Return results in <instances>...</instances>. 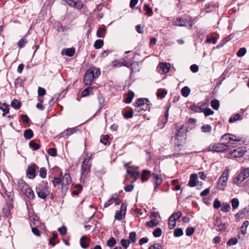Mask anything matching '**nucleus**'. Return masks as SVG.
I'll return each instance as SVG.
<instances>
[{
	"label": "nucleus",
	"mask_w": 249,
	"mask_h": 249,
	"mask_svg": "<svg viewBox=\"0 0 249 249\" xmlns=\"http://www.w3.org/2000/svg\"><path fill=\"white\" fill-rule=\"evenodd\" d=\"M100 71L99 69L95 67H91L86 71L84 77V83L86 85H90L94 78L98 77L100 75Z\"/></svg>",
	"instance_id": "f257e3e1"
},
{
	"label": "nucleus",
	"mask_w": 249,
	"mask_h": 249,
	"mask_svg": "<svg viewBox=\"0 0 249 249\" xmlns=\"http://www.w3.org/2000/svg\"><path fill=\"white\" fill-rule=\"evenodd\" d=\"M36 192L39 197L45 199L50 193L48 183L42 181L36 187Z\"/></svg>",
	"instance_id": "f03ea898"
},
{
	"label": "nucleus",
	"mask_w": 249,
	"mask_h": 249,
	"mask_svg": "<svg viewBox=\"0 0 249 249\" xmlns=\"http://www.w3.org/2000/svg\"><path fill=\"white\" fill-rule=\"evenodd\" d=\"M229 170L228 169H226L222 172L219 178L218 179L216 183L217 189L219 190L224 191L225 188L227 185V181L229 178Z\"/></svg>",
	"instance_id": "7ed1b4c3"
},
{
	"label": "nucleus",
	"mask_w": 249,
	"mask_h": 249,
	"mask_svg": "<svg viewBox=\"0 0 249 249\" xmlns=\"http://www.w3.org/2000/svg\"><path fill=\"white\" fill-rule=\"evenodd\" d=\"M230 148V145L223 143H212L208 148V151L213 152H222Z\"/></svg>",
	"instance_id": "20e7f679"
},
{
	"label": "nucleus",
	"mask_w": 249,
	"mask_h": 249,
	"mask_svg": "<svg viewBox=\"0 0 249 249\" xmlns=\"http://www.w3.org/2000/svg\"><path fill=\"white\" fill-rule=\"evenodd\" d=\"M249 177V169L247 168L242 171L237 177H235L232 181L233 183L238 184L243 181Z\"/></svg>",
	"instance_id": "39448f33"
},
{
	"label": "nucleus",
	"mask_w": 249,
	"mask_h": 249,
	"mask_svg": "<svg viewBox=\"0 0 249 249\" xmlns=\"http://www.w3.org/2000/svg\"><path fill=\"white\" fill-rule=\"evenodd\" d=\"M173 23L174 25L178 26H186L187 24H189L190 28H191L193 26L191 20H188L187 19L183 18L180 17H178L174 19L173 21Z\"/></svg>",
	"instance_id": "423d86ee"
},
{
	"label": "nucleus",
	"mask_w": 249,
	"mask_h": 249,
	"mask_svg": "<svg viewBox=\"0 0 249 249\" xmlns=\"http://www.w3.org/2000/svg\"><path fill=\"white\" fill-rule=\"evenodd\" d=\"M21 191L29 199H33L35 197L34 193L31 188L25 183L21 184Z\"/></svg>",
	"instance_id": "0eeeda50"
},
{
	"label": "nucleus",
	"mask_w": 249,
	"mask_h": 249,
	"mask_svg": "<svg viewBox=\"0 0 249 249\" xmlns=\"http://www.w3.org/2000/svg\"><path fill=\"white\" fill-rule=\"evenodd\" d=\"M221 141L227 142L226 144H234L235 142H239L240 140L236 139L235 135L229 133H226L221 137Z\"/></svg>",
	"instance_id": "6e6552de"
},
{
	"label": "nucleus",
	"mask_w": 249,
	"mask_h": 249,
	"mask_svg": "<svg viewBox=\"0 0 249 249\" xmlns=\"http://www.w3.org/2000/svg\"><path fill=\"white\" fill-rule=\"evenodd\" d=\"M69 6L81 10L84 6L81 0H63Z\"/></svg>",
	"instance_id": "1a4fd4ad"
},
{
	"label": "nucleus",
	"mask_w": 249,
	"mask_h": 249,
	"mask_svg": "<svg viewBox=\"0 0 249 249\" xmlns=\"http://www.w3.org/2000/svg\"><path fill=\"white\" fill-rule=\"evenodd\" d=\"M38 167L35 163H32L28 167L26 171V175L27 177L30 179H33L36 176V170Z\"/></svg>",
	"instance_id": "9d476101"
},
{
	"label": "nucleus",
	"mask_w": 249,
	"mask_h": 249,
	"mask_svg": "<svg viewBox=\"0 0 249 249\" xmlns=\"http://www.w3.org/2000/svg\"><path fill=\"white\" fill-rule=\"evenodd\" d=\"M152 180L155 184L154 190H155L162 182V179L160 176L153 173L151 175Z\"/></svg>",
	"instance_id": "9b49d317"
},
{
	"label": "nucleus",
	"mask_w": 249,
	"mask_h": 249,
	"mask_svg": "<svg viewBox=\"0 0 249 249\" xmlns=\"http://www.w3.org/2000/svg\"><path fill=\"white\" fill-rule=\"evenodd\" d=\"M214 225L217 227V230L220 231H224L226 230V227L225 224L222 223V220L220 217H217L213 222Z\"/></svg>",
	"instance_id": "f8f14e48"
},
{
	"label": "nucleus",
	"mask_w": 249,
	"mask_h": 249,
	"mask_svg": "<svg viewBox=\"0 0 249 249\" xmlns=\"http://www.w3.org/2000/svg\"><path fill=\"white\" fill-rule=\"evenodd\" d=\"M245 151L244 147H238L230 152L231 155L235 158H240L243 156Z\"/></svg>",
	"instance_id": "ddd939ff"
},
{
	"label": "nucleus",
	"mask_w": 249,
	"mask_h": 249,
	"mask_svg": "<svg viewBox=\"0 0 249 249\" xmlns=\"http://www.w3.org/2000/svg\"><path fill=\"white\" fill-rule=\"evenodd\" d=\"M249 224V222L248 220L245 221L241 227L240 232L238 235V238L239 239H243L245 235L247 233V228Z\"/></svg>",
	"instance_id": "4468645a"
},
{
	"label": "nucleus",
	"mask_w": 249,
	"mask_h": 249,
	"mask_svg": "<svg viewBox=\"0 0 249 249\" xmlns=\"http://www.w3.org/2000/svg\"><path fill=\"white\" fill-rule=\"evenodd\" d=\"M126 172L130 175V177L136 179L137 177L139 175V171L135 169H134L132 166H129L127 169Z\"/></svg>",
	"instance_id": "2eb2a0df"
},
{
	"label": "nucleus",
	"mask_w": 249,
	"mask_h": 249,
	"mask_svg": "<svg viewBox=\"0 0 249 249\" xmlns=\"http://www.w3.org/2000/svg\"><path fill=\"white\" fill-rule=\"evenodd\" d=\"M89 158H86L84 160L81 169L82 174H84L85 172L90 169V165L89 164Z\"/></svg>",
	"instance_id": "dca6fc26"
},
{
	"label": "nucleus",
	"mask_w": 249,
	"mask_h": 249,
	"mask_svg": "<svg viewBox=\"0 0 249 249\" xmlns=\"http://www.w3.org/2000/svg\"><path fill=\"white\" fill-rule=\"evenodd\" d=\"M75 53V49L73 48L63 49L61 51L62 55H66L69 57H71Z\"/></svg>",
	"instance_id": "f3484780"
},
{
	"label": "nucleus",
	"mask_w": 249,
	"mask_h": 249,
	"mask_svg": "<svg viewBox=\"0 0 249 249\" xmlns=\"http://www.w3.org/2000/svg\"><path fill=\"white\" fill-rule=\"evenodd\" d=\"M135 104V106L142 107L144 106L146 104L150 105L149 101L147 98H140L137 100Z\"/></svg>",
	"instance_id": "a211bd4d"
},
{
	"label": "nucleus",
	"mask_w": 249,
	"mask_h": 249,
	"mask_svg": "<svg viewBox=\"0 0 249 249\" xmlns=\"http://www.w3.org/2000/svg\"><path fill=\"white\" fill-rule=\"evenodd\" d=\"M197 175L196 174H192L190 176L188 185L191 187H195L196 185Z\"/></svg>",
	"instance_id": "6ab92c4d"
},
{
	"label": "nucleus",
	"mask_w": 249,
	"mask_h": 249,
	"mask_svg": "<svg viewBox=\"0 0 249 249\" xmlns=\"http://www.w3.org/2000/svg\"><path fill=\"white\" fill-rule=\"evenodd\" d=\"M61 179L62 185H69L71 182V178L69 174H65Z\"/></svg>",
	"instance_id": "aec40b11"
},
{
	"label": "nucleus",
	"mask_w": 249,
	"mask_h": 249,
	"mask_svg": "<svg viewBox=\"0 0 249 249\" xmlns=\"http://www.w3.org/2000/svg\"><path fill=\"white\" fill-rule=\"evenodd\" d=\"M78 130L76 127L72 128H68L66 131H63L61 134L62 135V137L70 136L71 134L76 133L77 131Z\"/></svg>",
	"instance_id": "412c9836"
},
{
	"label": "nucleus",
	"mask_w": 249,
	"mask_h": 249,
	"mask_svg": "<svg viewBox=\"0 0 249 249\" xmlns=\"http://www.w3.org/2000/svg\"><path fill=\"white\" fill-rule=\"evenodd\" d=\"M3 216L8 217L11 215V207L7 204L4 205L2 208Z\"/></svg>",
	"instance_id": "4be33fe9"
},
{
	"label": "nucleus",
	"mask_w": 249,
	"mask_h": 249,
	"mask_svg": "<svg viewBox=\"0 0 249 249\" xmlns=\"http://www.w3.org/2000/svg\"><path fill=\"white\" fill-rule=\"evenodd\" d=\"M169 109V107H168L167 108V109L165 111V113L164 114L165 118H164L163 116H162L160 118V123L162 124L161 128H162L164 126V125L166 124V123L167 122L168 116H169V113H168Z\"/></svg>",
	"instance_id": "5701e85b"
},
{
	"label": "nucleus",
	"mask_w": 249,
	"mask_h": 249,
	"mask_svg": "<svg viewBox=\"0 0 249 249\" xmlns=\"http://www.w3.org/2000/svg\"><path fill=\"white\" fill-rule=\"evenodd\" d=\"M187 132L186 127H185L184 125H182L178 130L177 133V137H181L185 135Z\"/></svg>",
	"instance_id": "b1692460"
},
{
	"label": "nucleus",
	"mask_w": 249,
	"mask_h": 249,
	"mask_svg": "<svg viewBox=\"0 0 249 249\" xmlns=\"http://www.w3.org/2000/svg\"><path fill=\"white\" fill-rule=\"evenodd\" d=\"M150 175V171L147 170H144L142 171L141 174V179L142 181L144 182L148 180V177Z\"/></svg>",
	"instance_id": "393cba45"
},
{
	"label": "nucleus",
	"mask_w": 249,
	"mask_h": 249,
	"mask_svg": "<svg viewBox=\"0 0 249 249\" xmlns=\"http://www.w3.org/2000/svg\"><path fill=\"white\" fill-rule=\"evenodd\" d=\"M160 66L162 71L164 73H167L169 71L170 68V65L168 63H160Z\"/></svg>",
	"instance_id": "a878e982"
},
{
	"label": "nucleus",
	"mask_w": 249,
	"mask_h": 249,
	"mask_svg": "<svg viewBox=\"0 0 249 249\" xmlns=\"http://www.w3.org/2000/svg\"><path fill=\"white\" fill-rule=\"evenodd\" d=\"M23 135L26 139H31L34 136L33 131L31 129H26L24 132Z\"/></svg>",
	"instance_id": "bb28decb"
},
{
	"label": "nucleus",
	"mask_w": 249,
	"mask_h": 249,
	"mask_svg": "<svg viewBox=\"0 0 249 249\" xmlns=\"http://www.w3.org/2000/svg\"><path fill=\"white\" fill-rule=\"evenodd\" d=\"M113 65L114 67L125 66L129 68V65L126 63L125 60L122 62L115 61L113 62Z\"/></svg>",
	"instance_id": "cd10ccee"
},
{
	"label": "nucleus",
	"mask_w": 249,
	"mask_h": 249,
	"mask_svg": "<svg viewBox=\"0 0 249 249\" xmlns=\"http://www.w3.org/2000/svg\"><path fill=\"white\" fill-rule=\"evenodd\" d=\"M190 89L187 86L184 87L181 90V93L184 97H188L190 94Z\"/></svg>",
	"instance_id": "c85d7f7f"
},
{
	"label": "nucleus",
	"mask_w": 249,
	"mask_h": 249,
	"mask_svg": "<svg viewBox=\"0 0 249 249\" xmlns=\"http://www.w3.org/2000/svg\"><path fill=\"white\" fill-rule=\"evenodd\" d=\"M134 96V92L131 90L129 91L128 93L127 94V97L125 99V102L127 104L130 103L133 100Z\"/></svg>",
	"instance_id": "c756f323"
},
{
	"label": "nucleus",
	"mask_w": 249,
	"mask_h": 249,
	"mask_svg": "<svg viewBox=\"0 0 249 249\" xmlns=\"http://www.w3.org/2000/svg\"><path fill=\"white\" fill-rule=\"evenodd\" d=\"M11 106L16 109H18L21 106L20 101L17 99H14L11 104Z\"/></svg>",
	"instance_id": "7c9ffc66"
},
{
	"label": "nucleus",
	"mask_w": 249,
	"mask_h": 249,
	"mask_svg": "<svg viewBox=\"0 0 249 249\" xmlns=\"http://www.w3.org/2000/svg\"><path fill=\"white\" fill-rule=\"evenodd\" d=\"M182 215V213L180 211H178L176 213H173L170 217H169V219H173V220H175L176 221H177V220H178Z\"/></svg>",
	"instance_id": "2f4dec72"
},
{
	"label": "nucleus",
	"mask_w": 249,
	"mask_h": 249,
	"mask_svg": "<svg viewBox=\"0 0 249 249\" xmlns=\"http://www.w3.org/2000/svg\"><path fill=\"white\" fill-rule=\"evenodd\" d=\"M241 118L240 117V115L238 113H236L231 116L229 119V122L231 123H232L235 122L237 120H241Z\"/></svg>",
	"instance_id": "473e14b6"
},
{
	"label": "nucleus",
	"mask_w": 249,
	"mask_h": 249,
	"mask_svg": "<svg viewBox=\"0 0 249 249\" xmlns=\"http://www.w3.org/2000/svg\"><path fill=\"white\" fill-rule=\"evenodd\" d=\"M167 92L165 89H160L157 92V95L158 97L163 98L167 94Z\"/></svg>",
	"instance_id": "72a5a7b5"
},
{
	"label": "nucleus",
	"mask_w": 249,
	"mask_h": 249,
	"mask_svg": "<svg viewBox=\"0 0 249 249\" xmlns=\"http://www.w3.org/2000/svg\"><path fill=\"white\" fill-rule=\"evenodd\" d=\"M86 236H82L80 239V245L83 249H87L89 247L88 244L86 243Z\"/></svg>",
	"instance_id": "f704fd0d"
},
{
	"label": "nucleus",
	"mask_w": 249,
	"mask_h": 249,
	"mask_svg": "<svg viewBox=\"0 0 249 249\" xmlns=\"http://www.w3.org/2000/svg\"><path fill=\"white\" fill-rule=\"evenodd\" d=\"M212 107L215 110H217L220 106L219 102L216 99L213 100L211 102Z\"/></svg>",
	"instance_id": "c9c22d12"
},
{
	"label": "nucleus",
	"mask_w": 249,
	"mask_h": 249,
	"mask_svg": "<svg viewBox=\"0 0 249 249\" xmlns=\"http://www.w3.org/2000/svg\"><path fill=\"white\" fill-rule=\"evenodd\" d=\"M159 224V221L156 219H152L149 221L146 222V225L149 227H154Z\"/></svg>",
	"instance_id": "e433bc0d"
},
{
	"label": "nucleus",
	"mask_w": 249,
	"mask_h": 249,
	"mask_svg": "<svg viewBox=\"0 0 249 249\" xmlns=\"http://www.w3.org/2000/svg\"><path fill=\"white\" fill-rule=\"evenodd\" d=\"M231 203L232 209L235 210L239 206V201L237 198H234L231 200Z\"/></svg>",
	"instance_id": "4c0bfd02"
},
{
	"label": "nucleus",
	"mask_w": 249,
	"mask_h": 249,
	"mask_svg": "<svg viewBox=\"0 0 249 249\" xmlns=\"http://www.w3.org/2000/svg\"><path fill=\"white\" fill-rule=\"evenodd\" d=\"M136 233L135 231H132L129 233V240L130 243H134L136 241Z\"/></svg>",
	"instance_id": "58836bf2"
},
{
	"label": "nucleus",
	"mask_w": 249,
	"mask_h": 249,
	"mask_svg": "<svg viewBox=\"0 0 249 249\" xmlns=\"http://www.w3.org/2000/svg\"><path fill=\"white\" fill-rule=\"evenodd\" d=\"M104 45V41L101 39H98L95 41L94 44V47L96 49H99L102 48Z\"/></svg>",
	"instance_id": "ea45409f"
},
{
	"label": "nucleus",
	"mask_w": 249,
	"mask_h": 249,
	"mask_svg": "<svg viewBox=\"0 0 249 249\" xmlns=\"http://www.w3.org/2000/svg\"><path fill=\"white\" fill-rule=\"evenodd\" d=\"M116 244V240L114 237L110 238L107 241V245L109 247H113Z\"/></svg>",
	"instance_id": "a19ab883"
},
{
	"label": "nucleus",
	"mask_w": 249,
	"mask_h": 249,
	"mask_svg": "<svg viewBox=\"0 0 249 249\" xmlns=\"http://www.w3.org/2000/svg\"><path fill=\"white\" fill-rule=\"evenodd\" d=\"M133 116V110L132 108L129 109L128 111L124 114V117L126 119H130L132 118Z\"/></svg>",
	"instance_id": "79ce46f5"
},
{
	"label": "nucleus",
	"mask_w": 249,
	"mask_h": 249,
	"mask_svg": "<svg viewBox=\"0 0 249 249\" xmlns=\"http://www.w3.org/2000/svg\"><path fill=\"white\" fill-rule=\"evenodd\" d=\"M29 146L32 148L34 150H38L40 148V145L36 143L34 141H31L29 142Z\"/></svg>",
	"instance_id": "37998d69"
},
{
	"label": "nucleus",
	"mask_w": 249,
	"mask_h": 249,
	"mask_svg": "<svg viewBox=\"0 0 249 249\" xmlns=\"http://www.w3.org/2000/svg\"><path fill=\"white\" fill-rule=\"evenodd\" d=\"M162 234V230L160 228H156L153 231V234L155 237H159Z\"/></svg>",
	"instance_id": "c03bdc74"
},
{
	"label": "nucleus",
	"mask_w": 249,
	"mask_h": 249,
	"mask_svg": "<svg viewBox=\"0 0 249 249\" xmlns=\"http://www.w3.org/2000/svg\"><path fill=\"white\" fill-rule=\"evenodd\" d=\"M92 88L90 87H88L86 89H85L82 92V96L86 97L89 94V93L92 92Z\"/></svg>",
	"instance_id": "a18cd8bd"
},
{
	"label": "nucleus",
	"mask_w": 249,
	"mask_h": 249,
	"mask_svg": "<svg viewBox=\"0 0 249 249\" xmlns=\"http://www.w3.org/2000/svg\"><path fill=\"white\" fill-rule=\"evenodd\" d=\"M124 216V215L123 214H122V213L121 211H120L119 210H117L115 212V219L118 220H121Z\"/></svg>",
	"instance_id": "49530a36"
},
{
	"label": "nucleus",
	"mask_w": 249,
	"mask_h": 249,
	"mask_svg": "<svg viewBox=\"0 0 249 249\" xmlns=\"http://www.w3.org/2000/svg\"><path fill=\"white\" fill-rule=\"evenodd\" d=\"M183 234L182 230L180 228H177L174 230V235L175 237H180Z\"/></svg>",
	"instance_id": "de8ad7c7"
},
{
	"label": "nucleus",
	"mask_w": 249,
	"mask_h": 249,
	"mask_svg": "<svg viewBox=\"0 0 249 249\" xmlns=\"http://www.w3.org/2000/svg\"><path fill=\"white\" fill-rule=\"evenodd\" d=\"M106 30L103 28H100L97 32V36L100 38H103L104 37V34L105 33Z\"/></svg>",
	"instance_id": "09e8293b"
},
{
	"label": "nucleus",
	"mask_w": 249,
	"mask_h": 249,
	"mask_svg": "<svg viewBox=\"0 0 249 249\" xmlns=\"http://www.w3.org/2000/svg\"><path fill=\"white\" fill-rule=\"evenodd\" d=\"M201 130L203 132H209L212 130V127L209 124H205L201 126Z\"/></svg>",
	"instance_id": "8fccbe9b"
},
{
	"label": "nucleus",
	"mask_w": 249,
	"mask_h": 249,
	"mask_svg": "<svg viewBox=\"0 0 249 249\" xmlns=\"http://www.w3.org/2000/svg\"><path fill=\"white\" fill-rule=\"evenodd\" d=\"M109 138V136L108 135H105L104 136L103 138L100 140V142L104 143L105 145H109L110 143L108 141Z\"/></svg>",
	"instance_id": "3c124183"
},
{
	"label": "nucleus",
	"mask_w": 249,
	"mask_h": 249,
	"mask_svg": "<svg viewBox=\"0 0 249 249\" xmlns=\"http://www.w3.org/2000/svg\"><path fill=\"white\" fill-rule=\"evenodd\" d=\"M231 207L227 203H223L221 211L224 212H228L230 211Z\"/></svg>",
	"instance_id": "603ef678"
},
{
	"label": "nucleus",
	"mask_w": 249,
	"mask_h": 249,
	"mask_svg": "<svg viewBox=\"0 0 249 249\" xmlns=\"http://www.w3.org/2000/svg\"><path fill=\"white\" fill-rule=\"evenodd\" d=\"M47 175V170L45 167H42L40 168L39 171V176L43 178L46 177Z\"/></svg>",
	"instance_id": "864d4df0"
},
{
	"label": "nucleus",
	"mask_w": 249,
	"mask_h": 249,
	"mask_svg": "<svg viewBox=\"0 0 249 249\" xmlns=\"http://www.w3.org/2000/svg\"><path fill=\"white\" fill-rule=\"evenodd\" d=\"M237 239L235 237L231 238L227 243L228 246L235 245L237 243Z\"/></svg>",
	"instance_id": "5fc2aeb1"
},
{
	"label": "nucleus",
	"mask_w": 249,
	"mask_h": 249,
	"mask_svg": "<svg viewBox=\"0 0 249 249\" xmlns=\"http://www.w3.org/2000/svg\"><path fill=\"white\" fill-rule=\"evenodd\" d=\"M247 50L245 48H241L237 52L236 54L238 57L243 56L246 53Z\"/></svg>",
	"instance_id": "6e6d98bb"
},
{
	"label": "nucleus",
	"mask_w": 249,
	"mask_h": 249,
	"mask_svg": "<svg viewBox=\"0 0 249 249\" xmlns=\"http://www.w3.org/2000/svg\"><path fill=\"white\" fill-rule=\"evenodd\" d=\"M98 101L99 104V108L101 109L103 107L105 102L104 98L102 97L101 94L98 95Z\"/></svg>",
	"instance_id": "4d7b16f0"
},
{
	"label": "nucleus",
	"mask_w": 249,
	"mask_h": 249,
	"mask_svg": "<svg viewBox=\"0 0 249 249\" xmlns=\"http://www.w3.org/2000/svg\"><path fill=\"white\" fill-rule=\"evenodd\" d=\"M143 9L146 11L147 13L149 16H151L153 14L152 9L150 8L148 4H145L143 7Z\"/></svg>",
	"instance_id": "13d9d810"
},
{
	"label": "nucleus",
	"mask_w": 249,
	"mask_h": 249,
	"mask_svg": "<svg viewBox=\"0 0 249 249\" xmlns=\"http://www.w3.org/2000/svg\"><path fill=\"white\" fill-rule=\"evenodd\" d=\"M121 244L123 247L126 249L128 247L130 244V241L126 239H122L121 240Z\"/></svg>",
	"instance_id": "bf43d9fd"
},
{
	"label": "nucleus",
	"mask_w": 249,
	"mask_h": 249,
	"mask_svg": "<svg viewBox=\"0 0 249 249\" xmlns=\"http://www.w3.org/2000/svg\"><path fill=\"white\" fill-rule=\"evenodd\" d=\"M58 234L57 233L53 232V234L52 237L50 239L49 243L53 247L55 245V243L54 242V240L57 237Z\"/></svg>",
	"instance_id": "052dcab7"
},
{
	"label": "nucleus",
	"mask_w": 249,
	"mask_h": 249,
	"mask_svg": "<svg viewBox=\"0 0 249 249\" xmlns=\"http://www.w3.org/2000/svg\"><path fill=\"white\" fill-rule=\"evenodd\" d=\"M48 153L52 157L56 156L57 155L56 149L54 148H50L48 150Z\"/></svg>",
	"instance_id": "680f3d73"
},
{
	"label": "nucleus",
	"mask_w": 249,
	"mask_h": 249,
	"mask_svg": "<svg viewBox=\"0 0 249 249\" xmlns=\"http://www.w3.org/2000/svg\"><path fill=\"white\" fill-rule=\"evenodd\" d=\"M176 225V221L174 220H172L169 218L168 221V228L170 229H173L175 227Z\"/></svg>",
	"instance_id": "e2e57ef3"
},
{
	"label": "nucleus",
	"mask_w": 249,
	"mask_h": 249,
	"mask_svg": "<svg viewBox=\"0 0 249 249\" xmlns=\"http://www.w3.org/2000/svg\"><path fill=\"white\" fill-rule=\"evenodd\" d=\"M111 199H112V202H114L116 205H118L120 204V201L117 198V194H115L112 195L111 196Z\"/></svg>",
	"instance_id": "0e129e2a"
},
{
	"label": "nucleus",
	"mask_w": 249,
	"mask_h": 249,
	"mask_svg": "<svg viewBox=\"0 0 249 249\" xmlns=\"http://www.w3.org/2000/svg\"><path fill=\"white\" fill-rule=\"evenodd\" d=\"M195 231V229L193 227H188L186 230V234L187 236H191Z\"/></svg>",
	"instance_id": "69168bd1"
},
{
	"label": "nucleus",
	"mask_w": 249,
	"mask_h": 249,
	"mask_svg": "<svg viewBox=\"0 0 249 249\" xmlns=\"http://www.w3.org/2000/svg\"><path fill=\"white\" fill-rule=\"evenodd\" d=\"M217 39L214 37H208L206 39V42L209 43H212L213 44H214L216 43Z\"/></svg>",
	"instance_id": "338daca9"
},
{
	"label": "nucleus",
	"mask_w": 249,
	"mask_h": 249,
	"mask_svg": "<svg viewBox=\"0 0 249 249\" xmlns=\"http://www.w3.org/2000/svg\"><path fill=\"white\" fill-rule=\"evenodd\" d=\"M162 247L160 243L155 244L150 246L149 249H162Z\"/></svg>",
	"instance_id": "774afa93"
}]
</instances>
